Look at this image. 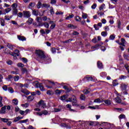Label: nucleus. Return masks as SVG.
Wrapping results in <instances>:
<instances>
[{
  "instance_id": "nucleus-1",
  "label": "nucleus",
  "mask_w": 129,
  "mask_h": 129,
  "mask_svg": "<svg viewBox=\"0 0 129 129\" xmlns=\"http://www.w3.org/2000/svg\"><path fill=\"white\" fill-rule=\"evenodd\" d=\"M35 54H36V59L39 62H41L42 60H44V59H47V57L45 55V53L43 50L38 49L35 50Z\"/></svg>"
},
{
  "instance_id": "nucleus-2",
  "label": "nucleus",
  "mask_w": 129,
  "mask_h": 129,
  "mask_svg": "<svg viewBox=\"0 0 129 129\" xmlns=\"http://www.w3.org/2000/svg\"><path fill=\"white\" fill-rule=\"evenodd\" d=\"M69 101H72L73 106H78V103H77V99H76V97L75 95H73L71 98H69L68 100H67V102H68Z\"/></svg>"
},
{
  "instance_id": "nucleus-3",
  "label": "nucleus",
  "mask_w": 129,
  "mask_h": 129,
  "mask_svg": "<svg viewBox=\"0 0 129 129\" xmlns=\"http://www.w3.org/2000/svg\"><path fill=\"white\" fill-rule=\"evenodd\" d=\"M23 14L24 18H27L28 19L31 17V12L29 11H24Z\"/></svg>"
},
{
  "instance_id": "nucleus-4",
  "label": "nucleus",
  "mask_w": 129,
  "mask_h": 129,
  "mask_svg": "<svg viewBox=\"0 0 129 129\" xmlns=\"http://www.w3.org/2000/svg\"><path fill=\"white\" fill-rule=\"evenodd\" d=\"M38 104L39 106H41L42 108H45L46 107V103L43 101L42 100H41L38 103Z\"/></svg>"
},
{
  "instance_id": "nucleus-5",
  "label": "nucleus",
  "mask_w": 129,
  "mask_h": 129,
  "mask_svg": "<svg viewBox=\"0 0 129 129\" xmlns=\"http://www.w3.org/2000/svg\"><path fill=\"white\" fill-rule=\"evenodd\" d=\"M20 72V70L17 68H15L14 71L11 72V74H14L15 75H18Z\"/></svg>"
},
{
  "instance_id": "nucleus-6",
  "label": "nucleus",
  "mask_w": 129,
  "mask_h": 129,
  "mask_svg": "<svg viewBox=\"0 0 129 129\" xmlns=\"http://www.w3.org/2000/svg\"><path fill=\"white\" fill-rule=\"evenodd\" d=\"M120 87L122 91H124V90H126V87H127V85L122 83L121 84Z\"/></svg>"
},
{
  "instance_id": "nucleus-7",
  "label": "nucleus",
  "mask_w": 129,
  "mask_h": 129,
  "mask_svg": "<svg viewBox=\"0 0 129 129\" xmlns=\"http://www.w3.org/2000/svg\"><path fill=\"white\" fill-rule=\"evenodd\" d=\"M66 107L67 108H68L69 110L70 111H71L72 112H74V111H75V110L71 108L72 107V106L71 105V104H67Z\"/></svg>"
},
{
  "instance_id": "nucleus-8",
  "label": "nucleus",
  "mask_w": 129,
  "mask_h": 129,
  "mask_svg": "<svg viewBox=\"0 0 129 129\" xmlns=\"http://www.w3.org/2000/svg\"><path fill=\"white\" fill-rule=\"evenodd\" d=\"M17 37L18 40H19V41H26V40H27L26 37L23 36L18 35Z\"/></svg>"
},
{
  "instance_id": "nucleus-9",
  "label": "nucleus",
  "mask_w": 129,
  "mask_h": 129,
  "mask_svg": "<svg viewBox=\"0 0 129 129\" xmlns=\"http://www.w3.org/2000/svg\"><path fill=\"white\" fill-rule=\"evenodd\" d=\"M21 91L22 93H24V94H26V95H29V94H30V92H29V91H28V90H25L22 89H21Z\"/></svg>"
},
{
  "instance_id": "nucleus-10",
  "label": "nucleus",
  "mask_w": 129,
  "mask_h": 129,
  "mask_svg": "<svg viewBox=\"0 0 129 129\" xmlns=\"http://www.w3.org/2000/svg\"><path fill=\"white\" fill-rule=\"evenodd\" d=\"M115 101L116 102V103H121V99L119 98L118 96H117V97L115 98Z\"/></svg>"
},
{
  "instance_id": "nucleus-11",
  "label": "nucleus",
  "mask_w": 129,
  "mask_h": 129,
  "mask_svg": "<svg viewBox=\"0 0 129 129\" xmlns=\"http://www.w3.org/2000/svg\"><path fill=\"white\" fill-rule=\"evenodd\" d=\"M35 6H36V4L35 3L31 2L29 4L28 9H33Z\"/></svg>"
},
{
  "instance_id": "nucleus-12",
  "label": "nucleus",
  "mask_w": 129,
  "mask_h": 129,
  "mask_svg": "<svg viewBox=\"0 0 129 129\" xmlns=\"http://www.w3.org/2000/svg\"><path fill=\"white\" fill-rule=\"evenodd\" d=\"M34 98H35L34 96L30 95L27 97V100L28 101H33V100H34Z\"/></svg>"
},
{
  "instance_id": "nucleus-13",
  "label": "nucleus",
  "mask_w": 129,
  "mask_h": 129,
  "mask_svg": "<svg viewBox=\"0 0 129 129\" xmlns=\"http://www.w3.org/2000/svg\"><path fill=\"white\" fill-rule=\"evenodd\" d=\"M32 14L37 17V16L39 15V11L38 10H32Z\"/></svg>"
},
{
  "instance_id": "nucleus-14",
  "label": "nucleus",
  "mask_w": 129,
  "mask_h": 129,
  "mask_svg": "<svg viewBox=\"0 0 129 129\" xmlns=\"http://www.w3.org/2000/svg\"><path fill=\"white\" fill-rule=\"evenodd\" d=\"M68 28H69V29H76V28H77V26L70 24L68 25Z\"/></svg>"
},
{
  "instance_id": "nucleus-15",
  "label": "nucleus",
  "mask_w": 129,
  "mask_h": 129,
  "mask_svg": "<svg viewBox=\"0 0 129 129\" xmlns=\"http://www.w3.org/2000/svg\"><path fill=\"white\" fill-rule=\"evenodd\" d=\"M7 108V106H4L1 108V110L0 111V113H5L6 112V109Z\"/></svg>"
},
{
  "instance_id": "nucleus-16",
  "label": "nucleus",
  "mask_w": 129,
  "mask_h": 129,
  "mask_svg": "<svg viewBox=\"0 0 129 129\" xmlns=\"http://www.w3.org/2000/svg\"><path fill=\"white\" fill-rule=\"evenodd\" d=\"M23 119V117L18 116V117L15 118L13 122H17V121H19V120H20V119Z\"/></svg>"
},
{
  "instance_id": "nucleus-17",
  "label": "nucleus",
  "mask_w": 129,
  "mask_h": 129,
  "mask_svg": "<svg viewBox=\"0 0 129 129\" xmlns=\"http://www.w3.org/2000/svg\"><path fill=\"white\" fill-rule=\"evenodd\" d=\"M12 14L14 16H17L18 15V9H12Z\"/></svg>"
},
{
  "instance_id": "nucleus-18",
  "label": "nucleus",
  "mask_w": 129,
  "mask_h": 129,
  "mask_svg": "<svg viewBox=\"0 0 129 129\" xmlns=\"http://www.w3.org/2000/svg\"><path fill=\"white\" fill-rule=\"evenodd\" d=\"M42 2H41V1H39L36 5L37 9H41V7L42 8Z\"/></svg>"
},
{
  "instance_id": "nucleus-19",
  "label": "nucleus",
  "mask_w": 129,
  "mask_h": 129,
  "mask_svg": "<svg viewBox=\"0 0 129 129\" xmlns=\"http://www.w3.org/2000/svg\"><path fill=\"white\" fill-rule=\"evenodd\" d=\"M97 65L98 68H99L100 69H101V68H103V66H102V63H101V62L98 61Z\"/></svg>"
},
{
  "instance_id": "nucleus-20",
  "label": "nucleus",
  "mask_w": 129,
  "mask_h": 129,
  "mask_svg": "<svg viewBox=\"0 0 129 129\" xmlns=\"http://www.w3.org/2000/svg\"><path fill=\"white\" fill-rule=\"evenodd\" d=\"M29 105H30V104L29 103H25V104H21V106H22V107H25V108H27V107H29Z\"/></svg>"
},
{
  "instance_id": "nucleus-21",
  "label": "nucleus",
  "mask_w": 129,
  "mask_h": 129,
  "mask_svg": "<svg viewBox=\"0 0 129 129\" xmlns=\"http://www.w3.org/2000/svg\"><path fill=\"white\" fill-rule=\"evenodd\" d=\"M43 26L45 28H46V29H49V27H50V25L48 22H44L43 23Z\"/></svg>"
},
{
  "instance_id": "nucleus-22",
  "label": "nucleus",
  "mask_w": 129,
  "mask_h": 129,
  "mask_svg": "<svg viewBox=\"0 0 129 129\" xmlns=\"http://www.w3.org/2000/svg\"><path fill=\"white\" fill-rule=\"evenodd\" d=\"M34 21V19L30 18L28 19V21H27V23L28 25H31L32 24L33 22Z\"/></svg>"
},
{
  "instance_id": "nucleus-23",
  "label": "nucleus",
  "mask_w": 129,
  "mask_h": 129,
  "mask_svg": "<svg viewBox=\"0 0 129 129\" xmlns=\"http://www.w3.org/2000/svg\"><path fill=\"white\" fill-rule=\"evenodd\" d=\"M12 10L16 9L18 8V4L17 3H14L12 5Z\"/></svg>"
},
{
  "instance_id": "nucleus-24",
  "label": "nucleus",
  "mask_w": 129,
  "mask_h": 129,
  "mask_svg": "<svg viewBox=\"0 0 129 129\" xmlns=\"http://www.w3.org/2000/svg\"><path fill=\"white\" fill-rule=\"evenodd\" d=\"M67 99V96H66L65 95H62L60 98V100H62V101L65 100Z\"/></svg>"
},
{
  "instance_id": "nucleus-25",
  "label": "nucleus",
  "mask_w": 129,
  "mask_h": 129,
  "mask_svg": "<svg viewBox=\"0 0 129 129\" xmlns=\"http://www.w3.org/2000/svg\"><path fill=\"white\" fill-rule=\"evenodd\" d=\"M87 81H93V78L92 77H86Z\"/></svg>"
},
{
  "instance_id": "nucleus-26",
  "label": "nucleus",
  "mask_w": 129,
  "mask_h": 129,
  "mask_svg": "<svg viewBox=\"0 0 129 129\" xmlns=\"http://www.w3.org/2000/svg\"><path fill=\"white\" fill-rule=\"evenodd\" d=\"M0 23L2 27H4L5 26V20H4L3 19L0 18Z\"/></svg>"
},
{
  "instance_id": "nucleus-27",
  "label": "nucleus",
  "mask_w": 129,
  "mask_h": 129,
  "mask_svg": "<svg viewBox=\"0 0 129 129\" xmlns=\"http://www.w3.org/2000/svg\"><path fill=\"white\" fill-rule=\"evenodd\" d=\"M21 71L22 73L24 74V73H27L28 70H27V69L26 68H23L21 69Z\"/></svg>"
},
{
  "instance_id": "nucleus-28",
  "label": "nucleus",
  "mask_w": 129,
  "mask_h": 129,
  "mask_svg": "<svg viewBox=\"0 0 129 129\" xmlns=\"http://www.w3.org/2000/svg\"><path fill=\"white\" fill-rule=\"evenodd\" d=\"M123 57H124V59H125V60H127V61L129 60V54H126L124 53L123 54Z\"/></svg>"
},
{
  "instance_id": "nucleus-29",
  "label": "nucleus",
  "mask_w": 129,
  "mask_h": 129,
  "mask_svg": "<svg viewBox=\"0 0 129 129\" xmlns=\"http://www.w3.org/2000/svg\"><path fill=\"white\" fill-rule=\"evenodd\" d=\"M75 20L77 22H81V17L77 16L75 17Z\"/></svg>"
},
{
  "instance_id": "nucleus-30",
  "label": "nucleus",
  "mask_w": 129,
  "mask_h": 129,
  "mask_svg": "<svg viewBox=\"0 0 129 129\" xmlns=\"http://www.w3.org/2000/svg\"><path fill=\"white\" fill-rule=\"evenodd\" d=\"M87 17H88L87 14L83 13V15H82V19H84V20H85V19H87Z\"/></svg>"
},
{
  "instance_id": "nucleus-31",
  "label": "nucleus",
  "mask_w": 129,
  "mask_h": 129,
  "mask_svg": "<svg viewBox=\"0 0 129 129\" xmlns=\"http://www.w3.org/2000/svg\"><path fill=\"white\" fill-rule=\"evenodd\" d=\"M94 102H96L97 103H100L102 102V101L101 100V99L98 98V99H96L94 101Z\"/></svg>"
},
{
  "instance_id": "nucleus-32",
  "label": "nucleus",
  "mask_w": 129,
  "mask_h": 129,
  "mask_svg": "<svg viewBox=\"0 0 129 129\" xmlns=\"http://www.w3.org/2000/svg\"><path fill=\"white\" fill-rule=\"evenodd\" d=\"M34 84L37 88H39L40 87V85H41V84H39L38 82H35L34 83Z\"/></svg>"
},
{
  "instance_id": "nucleus-33",
  "label": "nucleus",
  "mask_w": 129,
  "mask_h": 129,
  "mask_svg": "<svg viewBox=\"0 0 129 129\" xmlns=\"http://www.w3.org/2000/svg\"><path fill=\"white\" fill-rule=\"evenodd\" d=\"M99 106L98 105H96L95 107L94 106H89V108H91V109H98Z\"/></svg>"
},
{
  "instance_id": "nucleus-34",
  "label": "nucleus",
  "mask_w": 129,
  "mask_h": 129,
  "mask_svg": "<svg viewBox=\"0 0 129 129\" xmlns=\"http://www.w3.org/2000/svg\"><path fill=\"white\" fill-rule=\"evenodd\" d=\"M12 102L13 104H15V105H18V103L19 102V101L17 99H13L12 101Z\"/></svg>"
},
{
  "instance_id": "nucleus-35",
  "label": "nucleus",
  "mask_w": 129,
  "mask_h": 129,
  "mask_svg": "<svg viewBox=\"0 0 129 129\" xmlns=\"http://www.w3.org/2000/svg\"><path fill=\"white\" fill-rule=\"evenodd\" d=\"M101 36H102L103 37H106V36H107V32H106V31L102 32Z\"/></svg>"
},
{
  "instance_id": "nucleus-36",
  "label": "nucleus",
  "mask_w": 129,
  "mask_h": 129,
  "mask_svg": "<svg viewBox=\"0 0 129 129\" xmlns=\"http://www.w3.org/2000/svg\"><path fill=\"white\" fill-rule=\"evenodd\" d=\"M14 53H15V54L16 55V56H20V50H18V49H15L14 50Z\"/></svg>"
},
{
  "instance_id": "nucleus-37",
  "label": "nucleus",
  "mask_w": 129,
  "mask_h": 129,
  "mask_svg": "<svg viewBox=\"0 0 129 129\" xmlns=\"http://www.w3.org/2000/svg\"><path fill=\"white\" fill-rule=\"evenodd\" d=\"M42 8H50V5H49V4H43L42 5Z\"/></svg>"
},
{
  "instance_id": "nucleus-38",
  "label": "nucleus",
  "mask_w": 129,
  "mask_h": 129,
  "mask_svg": "<svg viewBox=\"0 0 129 129\" xmlns=\"http://www.w3.org/2000/svg\"><path fill=\"white\" fill-rule=\"evenodd\" d=\"M119 78V79H120V80H124V79H126V76L124 75H121Z\"/></svg>"
},
{
  "instance_id": "nucleus-39",
  "label": "nucleus",
  "mask_w": 129,
  "mask_h": 129,
  "mask_svg": "<svg viewBox=\"0 0 129 129\" xmlns=\"http://www.w3.org/2000/svg\"><path fill=\"white\" fill-rule=\"evenodd\" d=\"M74 15L72 14L67 17L66 18V20H69V19H72V18H74Z\"/></svg>"
},
{
  "instance_id": "nucleus-40",
  "label": "nucleus",
  "mask_w": 129,
  "mask_h": 129,
  "mask_svg": "<svg viewBox=\"0 0 129 129\" xmlns=\"http://www.w3.org/2000/svg\"><path fill=\"white\" fill-rule=\"evenodd\" d=\"M8 90L10 93H14V89H13V88L9 87Z\"/></svg>"
},
{
  "instance_id": "nucleus-41",
  "label": "nucleus",
  "mask_w": 129,
  "mask_h": 129,
  "mask_svg": "<svg viewBox=\"0 0 129 129\" xmlns=\"http://www.w3.org/2000/svg\"><path fill=\"white\" fill-rule=\"evenodd\" d=\"M36 21H37V23H41V22H42V18H41L40 17H37L36 18Z\"/></svg>"
},
{
  "instance_id": "nucleus-42",
  "label": "nucleus",
  "mask_w": 129,
  "mask_h": 129,
  "mask_svg": "<svg viewBox=\"0 0 129 129\" xmlns=\"http://www.w3.org/2000/svg\"><path fill=\"white\" fill-rule=\"evenodd\" d=\"M104 102H105L106 104H108V105L111 104V102H110V100H105L104 101Z\"/></svg>"
},
{
  "instance_id": "nucleus-43",
  "label": "nucleus",
  "mask_w": 129,
  "mask_h": 129,
  "mask_svg": "<svg viewBox=\"0 0 129 129\" xmlns=\"http://www.w3.org/2000/svg\"><path fill=\"white\" fill-rule=\"evenodd\" d=\"M105 7V4H103L101 5V6L99 7L100 11H102L103 9H104V7Z\"/></svg>"
},
{
  "instance_id": "nucleus-44",
  "label": "nucleus",
  "mask_w": 129,
  "mask_h": 129,
  "mask_svg": "<svg viewBox=\"0 0 129 129\" xmlns=\"http://www.w3.org/2000/svg\"><path fill=\"white\" fill-rule=\"evenodd\" d=\"M112 83H113V86H116L118 85V83H117V81H116V80H115L113 81Z\"/></svg>"
},
{
  "instance_id": "nucleus-45",
  "label": "nucleus",
  "mask_w": 129,
  "mask_h": 129,
  "mask_svg": "<svg viewBox=\"0 0 129 129\" xmlns=\"http://www.w3.org/2000/svg\"><path fill=\"white\" fill-rule=\"evenodd\" d=\"M7 47L8 48H9V49H10V50H13L14 46H13V45L11 44H8L7 45Z\"/></svg>"
},
{
  "instance_id": "nucleus-46",
  "label": "nucleus",
  "mask_w": 129,
  "mask_h": 129,
  "mask_svg": "<svg viewBox=\"0 0 129 129\" xmlns=\"http://www.w3.org/2000/svg\"><path fill=\"white\" fill-rule=\"evenodd\" d=\"M39 87L41 91H45V89L44 88L43 85H42V84H40Z\"/></svg>"
},
{
  "instance_id": "nucleus-47",
  "label": "nucleus",
  "mask_w": 129,
  "mask_h": 129,
  "mask_svg": "<svg viewBox=\"0 0 129 129\" xmlns=\"http://www.w3.org/2000/svg\"><path fill=\"white\" fill-rule=\"evenodd\" d=\"M62 126H64V127H66V128H71V126L68 125L66 124H61Z\"/></svg>"
},
{
  "instance_id": "nucleus-48",
  "label": "nucleus",
  "mask_w": 129,
  "mask_h": 129,
  "mask_svg": "<svg viewBox=\"0 0 129 129\" xmlns=\"http://www.w3.org/2000/svg\"><path fill=\"white\" fill-rule=\"evenodd\" d=\"M55 27H56V24L55 23L52 24L50 27V29L52 30L53 29H55Z\"/></svg>"
},
{
  "instance_id": "nucleus-49",
  "label": "nucleus",
  "mask_w": 129,
  "mask_h": 129,
  "mask_svg": "<svg viewBox=\"0 0 129 129\" xmlns=\"http://www.w3.org/2000/svg\"><path fill=\"white\" fill-rule=\"evenodd\" d=\"M96 7H97V5L96 4H94L91 6V9H92V10H95V9H96Z\"/></svg>"
},
{
  "instance_id": "nucleus-50",
  "label": "nucleus",
  "mask_w": 129,
  "mask_h": 129,
  "mask_svg": "<svg viewBox=\"0 0 129 129\" xmlns=\"http://www.w3.org/2000/svg\"><path fill=\"white\" fill-rule=\"evenodd\" d=\"M28 120H28V119H25V120H20V121H19V122H20V123H26V122H27Z\"/></svg>"
},
{
  "instance_id": "nucleus-51",
  "label": "nucleus",
  "mask_w": 129,
  "mask_h": 129,
  "mask_svg": "<svg viewBox=\"0 0 129 129\" xmlns=\"http://www.w3.org/2000/svg\"><path fill=\"white\" fill-rule=\"evenodd\" d=\"M20 79V77L19 76H16L14 77V81H19V80Z\"/></svg>"
},
{
  "instance_id": "nucleus-52",
  "label": "nucleus",
  "mask_w": 129,
  "mask_h": 129,
  "mask_svg": "<svg viewBox=\"0 0 129 129\" xmlns=\"http://www.w3.org/2000/svg\"><path fill=\"white\" fill-rule=\"evenodd\" d=\"M1 120L3 121V122H8V121H9V119L4 118H1Z\"/></svg>"
},
{
  "instance_id": "nucleus-53",
  "label": "nucleus",
  "mask_w": 129,
  "mask_h": 129,
  "mask_svg": "<svg viewBox=\"0 0 129 129\" xmlns=\"http://www.w3.org/2000/svg\"><path fill=\"white\" fill-rule=\"evenodd\" d=\"M35 115H39V116H42V115H43V114L42 113V111L41 112H36Z\"/></svg>"
},
{
  "instance_id": "nucleus-54",
  "label": "nucleus",
  "mask_w": 129,
  "mask_h": 129,
  "mask_svg": "<svg viewBox=\"0 0 129 129\" xmlns=\"http://www.w3.org/2000/svg\"><path fill=\"white\" fill-rule=\"evenodd\" d=\"M17 66L18 67H21V68H23V67H24L25 65H24V64L21 63V62H19L17 64Z\"/></svg>"
},
{
  "instance_id": "nucleus-55",
  "label": "nucleus",
  "mask_w": 129,
  "mask_h": 129,
  "mask_svg": "<svg viewBox=\"0 0 129 129\" xmlns=\"http://www.w3.org/2000/svg\"><path fill=\"white\" fill-rule=\"evenodd\" d=\"M80 99L81 100H85V96L83 94H82L81 96L80 97Z\"/></svg>"
},
{
  "instance_id": "nucleus-56",
  "label": "nucleus",
  "mask_w": 129,
  "mask_h": 129,
  "mask_svg": "<svg viewBox=\"0 0 129 129\" xmlns=\"http://www.w3.org/2000/svg\"><path fill=\"white\" fill-rule=\"evenodd\" d=\"M11 11H12L11 8H9L5 9V12L7 13V14H8V13H10V12H11Z\"/></svg>"
},
{
  "instance_id": "nucleus-57",
  "label": "nucleus",
  "mask_w": 129,
  "mask_h": 129,
  "mask_svg": "<svg viewBox=\"0 0 129 129\" xmlns=\"http://www.w3.org/2000/svg\"><path fill=\"white\" fill-rule=\"evenodd\" d=\"M119 118H120L121 119H122V118H125V115H124V114H120L119 116Z\"/></svg>"
},
{
  "instance_id": "nucleus-58",
  "label": "nucleus",
  "mask_w": 129,
  "mask_h": 129,
  "mask_svg": "<svg viewBox=\"0 0 129 129\" xmlns=\"http://www.w3.org/2000/svg\"><path fill=\"white\" fill-rule=\"evenodd\" d=\"M121 42L122 43V46H124V43H125V39H124V38H121Z\"/></svg>"
},
{
  "instance_id": "nucleus-59",
  "label": "nucleus",
  "mask_w": 129,
  "mask_h": 129,
  "mask_svg": "<svg viewBox=\"0 0 129 129\" xmlns=\"http://www.w3.org/2000/svg\"><path fill=\"white\" fill-rule=\"evenodd\" d=\"M115 38V36H114V34H112L109 37L110 40H114Z\"/></svg>"
},
{
  "instance_id": "nucleus-60",
  "label": "nucleus",
  "mask_w": 129,
  "mask_h": 129,
  "mask_svg": "<svg viewBox=\"0 0 129 129\" xmlns=\"http://www.w3.org/2000/svg\"><path fill=\"white\" fill-rule=\"evenodd\" d=\"M50 14L51 15H54L55 13L54 12V9H53V7L50 8Z\"/></svg>"
},
{
  "instance_id": "nucleus-61",
  "label": "nucleus",
  "mask_w": 129,
  "mask_h": 129,
  "mask_svg": "<svg viewBox=\"0 0 129 129\" xmlns=\"http://www.w3.org/2000/svg\"><path fill=\"white\" fill-rule=\"evenodd\" d=\"M41 112L44 115H47V114H48V111L47 110L42 111Z\"/></svg>"
},
{
  "instance_id": "nucleus-62",
  "label": "nucleus",
  "mask_w": 129,
  "mask_h": 129,
  "mask_svg": "<svg viewBox=\"0 0 129 129\" xmlns=\"http://www.w3.org/2000/svg\"><path fill=\"white\" fill-rule=\"evenodd\" d=\"M73 35L74 36H78V35H79V32H77V31H74V32H73Z\"/></svg>"
},
{
  "instance_id": "nucleus-63",
  "label": "nucleus",
  "mask_w": 129,
  "mask_h": 129,
  "mask_svg": "<svg viewBox=\"0 0 129 129\" xmlns=\"http://www.w3.org/2000/svg\"><path fill=\"white\" fill-rule=\"evenodd\" d=\"M6 62L8 65H11L13 64V61L11 60H8Z\"/></svg>"
},
{
  "instance_id": "nucleus-64",
  "label": "nucleus",
  "mask_w": 129,
  "mask_h": 129,
  "mask_svg": "<svg viewBox=\"0 0 129 129\" xmlns=\"http://www.w3.org/2000/svg\"><path fill=\"white\" fill-rule=\"evenodd\" d=\"M55 15H63V12H62L61 11H57L55 13Z\"/></svg>"
}]
</instances>
